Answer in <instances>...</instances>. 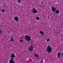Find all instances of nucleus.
I'll use <instances>...</instances> for the list:
<instances>
[{
    "instance_id": "obj_1",
    "label": "nucleus",
    "mask_w": 63,
    "mask_h": 63,
    "mask_svg": "<svg viewBox=\"0 0 63 63\" xmlns=\"http://www.w3.org/2000/svg\"><path fill=\"white\" fill-rule=\"evenodd\" d=\"M50 46H48L47 47V49L46 50V51H47L48 52V53H50V52H51V51L52 50V47H51Z\"/></svg>"
},
{
    "instance_id": "obj_2",
    "label": "nucleus",
    "mask_w": 63,
    "mask_h": 63,
    "mask_svg": "<svg viewBox=\"0 0 63 63\" xmlns=\"http://www.w3.org/2000/svg\"><path fill=\"white\" fill-rule=\"evenodd\" d=\"M25 39L27 40H28V42L31 41V37H29V36L26 35L25 37Z\"/></svg>"
},
{
    "instance_id": "obj_3",
    "label": "nucleus",
    "mask_w": 63,
    "mask_h": 63,
    "mask_svg": "<svg viewBox=\"0 0 63 63\" xmlns=\"http://www.w3.org/2000/svg\"><path fill=\"white\" fill-rule=\"evenodd\" d=\"M33 46L32 45H31V47L30 48H29V47H28V49L29 50V51H32V50H33Z\"/></svg>"
},
{
    "instance_id": "obj_4",
    "label": "nucleus",
    "mask_w": 63,
    "mask_h": 63,
    "mask_svg": "<svg viewBox=\"0 0 63 63\" xmlns=\"http://www.w3.org/2000/svg\"><path fill=\"white\" fill-rule=\"evenodd\" d=\"M32 10L33 11L32 12V13H33L35 14H37L38 13V11H37V10L35 8H33Z\"/></svg>"
},
{
    "instance_id": "obj_5",
    "label": "nucleus",
    "mask_w": 63,
    "mask_h": 63,
    "mask_svg": "<svg viewBox=\"0 0 63 63\" xmlns=\"http://www.w3.org/2000/svg\"><path fill=\"white\" fill-rule=\"evenodd\" d=\"M14 19L15 20H16V21H17L19 20V19H18V18L17 16H15L14 17Z\"/></svg>"
},
{
    "instance_id": "obj_6",
    "label": "nucleus",
    "mask_w": 63,
    "mask_h": 63,
    "mask_svg": "<svg viewBox=\"0 0 63 63\" xmlns=\"http://www.w3.org/2000/svg\"><path fill=\"white\" fill-rule=\"evenodd\" d=\"M53 12H55V11L56 10V9L55 7L53 6L51 8Z\"/></svg>"
},
{
    "instance_id": "obj_7",
    "label": "nucleus",
    "mask_w": 63,
    "mask_h": 63,
    "mask_svg": "<svg viewBox=\"0 0 63 63\" xmlns=\"http://www.w3.org/2000/svg\"><path fill=\"white\" fill-rule=\"evenodd\" d=\"M55 13L56 14H59L60 12H59V10H57L55 12Z\"/></svg>"
},
{
    "instance_id": "obj_8",
    "label": "nucleus",
    "mask_w": 63,
    "mask_h": 63,
    "mask_svg": "<svg viewBox=\"0 0 63 63\" xmlns=\"http://www.w3.org/2000/svg\"><path fill=\"white\" fill-rule=\"evenodd\" d=\"M60 55H61V54H60V53L59 52H58L57 55L59 58H60Z\"/></svg>"
},
{
    "instance_id": "obj_9",
    "label": "nucleus",
    "mask_w": 63,
    "mask_h": 63,
    "mask_svg": "<svg viewBox=\"0 0 63 63\" xmlns=\"http://www.w3.org/2000/svg\"><path fill=\"white\" fill-rule=\"evenodd\" d=\"M40 33L42 35H44V32L42 31H40Z\"/></svg>"
},
{
    "instance_id": "obj_10",
    "label": "nucleus",
    "mask_w": 63,
    "mask_h": 63,
    "mask_svg": "<svg viewBox=\"0 0 63 63\" xmlns=\"http://www.w3.org/2000/svg\"><path fill=\"white\" fill-rule=\"evenodd\" d=\"M10 41H11V42H13L14 41V38H13V37H12L10 39Z\"/></svg>"
},
{
    "instance_id": "obj_11",
    "label": "nucleus",
    "mask_w": 63,
    "mask_h": 63,
    "mask_svg": "<svg viewBox=\"0 0 63 63\" xmlns=\"http://www.w3.org/2000/svg\"><path fill=\"white\" fill-rule=\"evenodd\" d=\"M35 19H36V20H39L40 19V18L39 17H36L35 18Z\"/></svg>"
},
{
    "instance_id": "obj_12",
    "label": "nucleus",
    "mask_w": 63,
    "mask_h": 63,
    "mask_svg": "<svg viewBox=\"0 0 63 63\" xmlns=\"http://www.w3.org/2000/svg\"><path fill=\"white\" fill-rule=\"evenodd\" d=\"M1 11L2 13H5V9H2Z\"/></svg>"
},
{
    "instance_id": "obj_13",
    "label": "nucleus",
    "mask_w": 63,
    "mask_h": 63,
    "mask_svg": "<svg viewBox=\"0 0 63 63\" xmlns=\"http://www.w3.org/2000/svg\"><path fill=\"white\" fill-rule=\"evenodd\" d=\"M38 54H35L34 56L35 57H38Z\"/></svg>"
},
{
    "instance_id": "obj_14",
    "label": "nucleus",
    "mask_w": 63,
    "mask_h": 63,
    "mask_svg": "<svg viewBox=\"0 0 63 63\" xmlns=\"http://www.w3.org/2000/svg\"><path fill=\"white\" fill-rule=\"evenodd\" d=\"M40 63H43V59H42L40 62Z\"/></svg>"
},
{
    "instance_id": "obj_15",
    "label": "nucleus",
    "mask_w": 63,
    "mask_h": 63,
    "mask_svg": "<svg viewBox=\"0 0 63 63\" xmlns=\"http://www.w3.org/2000/svg\"><path fill=\"white\" fill-rule=\"evenodd\" d=\"M18 3H20L21 2V0H18L17 1Z\"/></svg>"
},
{
    "instance_id": "obj_16",
    "label": "nucleus",
    "mask_w": 63,
    "mask_h": 63,
    "mask_svg": "<svg viewBox=\"0 0 63 63\" xmlns=\"http://www.w3.org/2000/svg\"><path fill=\"white\" fill-rule=\"evenodd\" d=\"M50 41V39H48L47 40V42H49V41Z\"/></svg>"
},
{
    "instance_id": "obj_17",
    "label": "nucleus",
    "mask_w": 63,
    "mask_h": 63,
    "mask_svg": "<svg viewBox=\"0 0 63 63\" xmlns=\"http://www.w3.org/2000/svg\"><path fill=\"white\" fill-rule=\"evenodd\" d=\"M20 42H23V40H20Z\"/></svg>"
},
{
    "instance_id": "obj_18",
    "label": "nucleus",
    "mask_w": 63,
    "mask_h": 63,
    "mask_svg": "<svg viewBox=\"0 0 63 63\" xmlns=\"http://www.w3.org/2000/svg\"><path fill=\"white\" fill-rule=\"evenodd\" d=\"M49 17H48V19H49Z\"/></svg>"
},
{
    "instance_id": "obj_19",
    "label": "nucleus",
    "mask_w": 63,
    "mask_h": 63,
    "mask_svg": "<svg viewBox=\"0 0 63 63\" xmlns=\"http://www.w3.org/2000/svg\"><path fill=\"white\" fill-rule=\"evenodd\" d=\"M43 2H42L41 3V4H43Z\"/></svg>"
},
{
    "instance_id": "obj_20",
    "label": "nucleus",
    "mask_w": 63,
    "mask_h": 63,
    "mask_svg": "<svg viewBox=\"0 0 63 63\" xmlns=\"http://www.w3.org/2000/svg\"><path fill=\"white\" fill-rule=\"evenodd\" d=\"M62 55H63V53H62Z\"/></svg>"
}]
</instances>
